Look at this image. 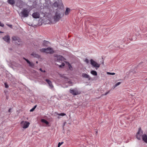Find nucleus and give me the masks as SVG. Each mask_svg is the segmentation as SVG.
I'll return each instance as SVG.
<instances>
[{"label":"nucleus","instance_id":"f257e3e1","mask_svg":"<svg viewBox=\"0 0 147 147\" xmlns=\"http://www.w3.org/2000/svg\"><path fill=\"white\" fill-rule=\"evenodd\" d=\"M142 131L140 128L138 129L136 136L137 139L138 140H140L141 136H142V138L143 140L146 143H147V136L146 134H142Z\"/></svg>","mask_w":147,"mask_h":147},{"label":"nucleus","instance_id":"f03ea898","mask_svg":"<svg viewBox=\"0 0 147 147\" xmlns=\"http://www.w3.org/2000/svg\"><path fill=\"white\" fill-rule=\"evenodd\" d=\"M31 10V9L28 8H24L20 13L19 15L22 18H26L28 16L29 13Z\"/></svg>","mask_w":147,"mask_h":147},{"label":"nucleus","instance_id":"7ed1b4c3","mask_svg":"<svg viewBox=\"0 0 147 147\" xmlns=\"http://www.w3.org/2000/svg\"><path fill=\"white\" fill-rule=\"evenodd\" d=\"M40 51L47 53L52 54L54 52L53 49L51 47H48L47 48H42L40 50Z\"/></svg>","mask_w":147,"mask_h":147},{"label":"nucleus","instance_id":"20e7f679","mask_svg":"<svg viewBox=\"0 0 147 147\" xmlns=\"http://www.w3.org/2000/svg\"><path fill=\"white\" fill-rule=\"evenodd\" d=\"M53 5L55 7H57L63 6V4L61 0H57L53 3Z\"/></svg>","mask_w":147,"mask_h":147},{"label":"nucleus","instance_id":"39448f33","mask_svg":"<svg viewBox=\"0 0 147 147\" xmlns=\"http://www.w3.org/2000/svg\"><path fill=\"white\" fill-rule=\"evenodd\" d=\"M21 125L22 127L26 129L30 125L29 122L27 121H22L21 123Z\"/></svg>","mask_w":147,"mask_h":147},{"label":"nucleus","instance_id":"423d86ee","mask_svg":"<svg viewBox=\"0 0 147 147\" xmlns=\"http://www.w3.org/2000/svg\"><path fill=\"white\" fill-rule=\"evenodd\" d=\"M69 92L70 93L74 95H76L80 94L79 93L77 88H75L73 89H70Z\"/></svg>","mask_w":147,"mask_h":147},{"label":"nucleus","instance_id":"0eeeda50","mask_svg":"<svg viewBox=\"0 0 147 147\" xmlns=\"http://www.w3.org/2000/svg\"><path fill=\"white\" fill-rule=\"evenodd\" d=\"M55 57L56 58H55V60L57 61L60 62V61H63L65 59L64 57L61 55H55Z\"/></svg>","mask_w":147,"mask_h":147},{"label":"nucleus","instance_id":"6e6552de","mask_svg":"<svg viewBox=\"0 0 147 147\" xmlns=\"http://www.w3.org/2000/svg\"><path fill=\"white\" fill-rule=\"evenodd\" d=\"M91 65L95 67L98 68L100 67V65L95 61L91 59L90 60Z\"/></svg>","mask_w":147,"mask_h":147},{"label":"nucleus","instance_id":"1a4fd4ad","mask_svg":"<svg viewBox=\"0 0 147 147\" xmlns=\"http://www.w3.org/2000/svg\"><path fill=\"white\" fill-rule=\"evenodd\" d=\"M54 18L55 22L58 21L61 18L60 13L57 12L55 13V16L54 17Z\"/></svg>","mask_w":147,"mask_h":147},{"label":"nucleus","instance_id":"9d476101","mask_svg":"<svg viewBox=\"0 0 147 147\" xmlns=\"http://www.w3.org/2000/svg\"><path fill=\"white\" fill-rule=\"evenodd\" d=\"M3 39L8 43H10V37L9 35H7L2 38Z\"/></svg>","mask_w":147,"mask_h":147},{"label":"nucleus","instance_id":"9b49d317","mask_svg":"<svg viewBox=\"0 0 147 147\" xmlns=\"http://www.w3.org/2000/svg\"><path fill=\"white\" fill-rule=\"evenodd\" d=\"M45 81L49 85V88L50 89L53 90L54 88V86L52 84L51 82L48 79H46Z\"/></svg>","mask_w":147,"mask_h":147},{"label":"nucleus","instance_id":"f8f14e48","mask_svg":"<svg viewBox=\"0 0 147 147\" xmlns=\"http://www.w3.org/2000/svg\"><path fill=\"white\" fill-rule=\"evenodd\" d=\"M32 16L34 18H39L40 17V13L39 12H35L32 13Z\"/></svg>","mask_w":147,"mask_h":147},{"label":"nucleus","instance_id":"ddd939ff","mask_svg":"<svg viewBox=\"0 0 147 147\" xmlns=\"http://www.w3.org/2000/svg\"><path fill=\"white\" fill-rule=\"evenodd\" d=\"M63 78L65 83L68 84H72V82L67 77H64Z\"/></svg>","mask_w":147,"mask_h":147},{"label":"nucleus","instance_id":"4468645a","mask_svg":"<svg viewBox=\"0 0 147 147\" xmlns=\"http://www.w3.org/2000/svg\"><path fill=\"white\" fill-rule=\"evenodd\" d=\"M23 59L26 61L30 66L31 67H34V64L33 63L30 62L28 59H26L24 57Z\"/></svg>","mask_w":147,"mask_h":147},{"label":"nucleus","instance_id":"2eb2a0df","mask_svg":"<svg viewBox=\"0 0 147 147\" xmlns=\"http://www.w3.org/2000/svg\"><path fill=\"white\" fill-rule=\"evenodd\" d=\"M82 76L83 77L87 78L88 80H91V78L89 75H88L85 73H83L82 75Z\"/></svg>","mask_w":147,"mask_h":147},{"label":"nucleus","instance_id":"dca6fc26","mask_svg":"<svg viewBox=\"0 0 147 147\" xmlns=\"http://www.w3.org/2000/svg\"><path fill=\"white\" fill-rule=\"evenodd\" d=\"M12 39L15 41L16 42H20L21 41V40L19 38L15 36L12 37Z\"/></svg>","mask_w":147,"mask_h":147},{"label":"nucleus","instance_id":"f3484780","mask_svg":"<svg viewBox=\"0 0 147 147\" xmlns=\"http://www.w3.org/2000/svg\"><path fill=\"white\" fill-rule=\"evenodd\" d=\"M31 55L34 57L36 58H39L40 57V55L38 54H36L34 52H33L31 54Z\"/></svg>","mask_w":147,"mask_h":147},{"label":"nucleus","instance_id":"a211bd4d","mask_svg":"<svg viewBox=\"0 0 147 147\" xmlns=\"http://www.w3.org/2000/svg\"><path fill=\"white\" fill-rule=\"evenodd\" d=\"M49 42L48 41L44 40L42 43V46L43 47H47L49 44Z\"/></svg>","mask_w":147,"mask_h":147},{"label":"nucleus","instance_id":"6ab92c4d","mask_svg":"<svg viewBox=\"0 0 147 147\" xmlns=\"http://www.w3.org/2000/svg\"><path fill=\"white\" fill-rule=\"evenodd\" d=\"M70 10H71L70 9L68 8H66L65 13V15H68L70 11Z\"/></svg>","mask_w":147,"mask_h":147},{"label":"nucleus","instance_id":"aec40b11","mask_svg":"<svg viewBox=\"0 0 147 147\" xmlns=\"http://www.w3.org/2000/svg\"><path fill=\"white\" fill-rule=\"evenodd\" d=\"M9 4L11 5H13L15 3V0H8Z\"/></svg>","mask_w":147,"mask_h":147},{"label":"nucleus","instance_id":"412c9836","mask_svg":"<svg viewBox=\"0 0 147 147\" xmlns=\"http://www.w3.org/2000/svg\"><path fill=\"white\" fill-rule=\"evenodd\" d=\"M90 73L91 74L94 76H96L97 75V73L96 71L91 70L90 71Z\"/></svg>","mask_w":147,"mask_h":147},{"label":"nucleus","instance_id":"4be33fe9","mask_svg":"<svg viewBox=\"0 0 147 147\" xmlns=\"http://www.w3.org/2000/svg\"><path fill=\"white\" fill-rule=\"evenodd\" d=\"M41 122L42 123L46 124L47 125H48L49 124V122L44 119H41Z\"/></svg>","mask_w":147,"mask_h":147},{"label":"nucleus","instance_id":"5701e85b","mask_svg":"<svg viewBox=\"0 0 147 147\" xmlns=\"http://www.w3.org/2000/svg\"><path fill=\"white\" fill-rule=\"evenodd\" d=\"M57 115L59 116H64L66 115V114L65 113H57Z\"/></svg>","mask_w":147,"mask_h":147},{"label":"nucleus","instance_id":"b1692460","mask_svg":"<svg viewBox=\"0 0 147 147\" xmlns=\"http://www.w3.org/2000/svg\"><path fill=\"white\" fill-rule=\"evenodd\" d=\"M36 107L37 105L34 106V107L33 108H32L30 110V111L31 112H33L36 108Z\"/></svg>","mask_w":147,"mask_h":147},{"label":"nucleus","instance_id":"393cba45","mask_svg":"<svg viewBox=\"0 0 147 147\" xmlns=\"http://www.w3.org/2000/svg\"><path fill=\"white\" fill-rule=\"evenodd\" d=\"M63 143V142H59L58 144V147H60L61 145Z\"/></svg>","mask_w":147,"mask_h":147},{"label":"nucleus","instance_id":"a878e982","mask_svg":"<svg viewBox=\"0 0 147 147\" xmlns=\"http://www.w3.org/2000/svg\"><path fill=\"white\" fill-rule=\"evenodd\" d=\"M107 74L111 75H114L115 74V73H111L109 72H107Z\"/></svg>","mask_w":147,"mask_h":147},{"label":"nucleus","instance_id":"bb28decb","mask_svg":"<svg viewBox=\"0 0 147 147\" xmlns=\"http://www.w3.org/2000/svg\"><path fill=\"white\" fill-rule=\"evenodd\" d=\"M65 65V63H63L61 65H59V67H62L64 66Z\"/></svg>","mask_w":147,"mask_h":147},{"label":"nucleus","instance_id":"cd10ccee","mask_svg":"<svg viewBox=\"0 0 147 147\" xmlns=\"http://www.w3.org/2000/svg\"><path fill=\"white\" fill-rule=\"evenodd\" d=\"M4 85H5V88H8V85L7 84V83H4Z\"/></svg>","mask_w":147,"mask_h":147},{"label":"nucleus","instance_id":"c85d7f7f","mask_svg":"<svg viewBox=\"0 0 147 147\" xmlns=\"http://www.w3.org/2000/svg\"><path fill=\"white\" fill-rule=\"evenodd\" d=\"M0 26H1L2 27H3L4 26V24L3 23H2L0 21Z\"/></svg>","mask_w":147,"mask_h":147},{"label":"nucleus","instance_id":"c756f323","mask_svg":"<svg viewBox=\"0 0 147 147\" xmlns=\"http://www.w3.org/2000/svg\"><path fill=\"white\" fill-rule=\"evenodd\" d=\"M121 83V82H118L117 83L115 84L116 86H117L119 85Z\"/></svg>","mask_w":147,"mask_h":147},{"label":"nucleus","instance_id":"7c9ffc66","mask_svg":"<svg viewBox=\"0 0 147 147\" xmlns=\"http://www.w3.org/2000/svg\"><path fill=\"white\" fill-rule=\"evenodd\" d=\"M40 70V71H41L42 72H45V70H42V69L41 68H40L39 69Z\"/></svg>","mask_w":147,"mask_h":147},{"label":"nucleus","instance_id":"2f4dec72","mask_svg":"<svg viewBox=\"0 0 147 147\" xmlns=\"http://www.w3.org/2000/svg\"><path fill=\"white\" fill-rule=\"evenodd\" d=\"M7 25L9 27H10V28H12V25H11L8 24H7Z\"/></svg>","mask_w":147,"mask_h":147},{"label":"nucleus","instance_id":"473e14b6","mask_svg":"<svg viewBox=\"0 0 147 147\" xmlns=\"http://www.w3.org/2000/svg\"><path fill=\"white\" fill-rule=\"evenodd\" d=\"M69 67L70 69H71L72 68L71 66L70 65H69Z\"/></svg>","mask_w":147,"mask_h":147},{"label":"nucleus","instance_id":"72a5a7b5","mask_svg":"<svg viewBox=\"0 0 147 147\" xmlns=\"http://www.w3.org/2000/svg\"><path fill=\"white\" fill-rule=\"evenodd\" d=\"M109 92H110V91H108V92H106L104 95H107V94H108L109 93Z\"/></svg>","mask_w":147,"mask_h":147},{"label":"nucleus","instance_id":"f704fd0d","mask_svg":"<svg viewBox=\"0 0 147 147\" xmlns=\"http://www.w3.org/2000/svg\"><path fill=\"white\" fill-rule=\"evenodd\" d=\"M85 61L87 63H88V60L87 59H86L85 60Z\"/></svg>","mask_w":147,"mask_h":147},{"label":"nucleus","instance_id":"c9c22d12","mask_svg":"<svg viewBox=\"0 0 147 147\" xmlns=\"http://www.w3.org/2000/svg\"><path fill=\"white\" fill-rule=\"evenodd\" d=\"M116 87H117L116 86V85L115 84V85H114V86H113V88L114 89Z\"/></svg>","mask_w":147,"mask_h":147},{"label":"nucleus","instance_id":"e433bc0d","mask_svg":"<svg viewBox=\"0 0 147 147\" xmlns=\"http://www.w3.org/2000/svg\"><path fill=\"white\" fill-rule=\"evenodd\" d=\"M11 108L9 109L8 110V112H11Z\"/></svg>","mask_w":147,"mask_h":147},{"label":"nucleus","instance_id":"4c0bfd02","mask_svg":"<svg viewBox=\"0 0 147 147\" xmlns=\"http://www.w3.org/2000/svg\"><path fill=\"white\" fill-rule=\"evenodd\" d=\"M3 32H2L1 31H0V33H3Z\"/></svg>","mask_w":147,"mask_h":147},{"label":"nucleus","instance_id":"58836bf2","mask_svg":"<svg viewBox=\"0 0 147 147\" xmlns=\"http://www.w3.org/2000/svg\"><path fill=\"white\" fill-rule=\"evenodd\" d=\"M97 131H96V134H97Z\"/></svg>","mask_w":147,"mask_h":147},{"label":"nucleus","instance_id":"ea45409f","mask_svg":"<svg viewBox=\"0 0 147 147\" xmlns=\"http://www.w3.org/2000/svg\"><path fill=\"white\" fill-rule=\"evenodd\" d=\"M36 63H38V61H36Z\"/></svg>","mask_w":147,"mask_h":147},{"label":"nucleus","instance_id":"a19ab883","mask_svg":"<svg viewBox=\"0 0 147 147\" xmlns=\"http://www.w3.org/2000/svg\"><path fill=\"white\" fill-rule=\"evenodd\" d=\"M68 87V86H66L65 87Z\"/></svg>","mask_w":147,"mask_h":147}]
</instances>
